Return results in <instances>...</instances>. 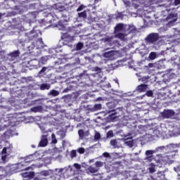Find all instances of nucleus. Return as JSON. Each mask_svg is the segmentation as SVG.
<instances>
[{
    "label": "nucleus",
    "mask_w": 180,
    "mask_h": 180,
    "mask_svg": "<svg viewBox=\"0 0 180 180\" xmlns=\"http://www.w3.org/2000/svg\"><path fill=\"white\" fill-rule=\"evenodd\" d=\"M78 134L80 139H84V137H85V131H84V129H79L78 131Z\"/></svg>",
    "instance_id": "nucleus-31"
},
{
    "label": "nucleus",
    "mask_w": 180,
    "mask_h": 180,
    "mask_svg": "<svg viewBox=\"0 0 180 180\" xmlns=\"http://www.w3.org/2000/svg\"><path fill=\"white\" fill-rule=\"evenodd\" d=\"M127 25H124L123 23H118L114 28V34L119 33L120 32H124V33L127 32L126 30Z\"/></svg>",
    "instance_id": "nucleus-7"
},
{
    "label": "nucleus",
    "mask_w": 180,
    "mask_h": 180,
    "mask_svg": "<svg viewBox=\"0 0 180 180\" xmlns=\"http://www.w3.org/2000/svg\"><path fill=\"white\" fill-rule=\"evenodd\" d=\"M110 144L112 147H116L117 146V141L116 139H112L110 141Z\"/></svg>",
    "instance_id": "nucleus-39"
},
{
    "label": "nucleus",
    "mask_w": 180,
    "mask_h": 180,
    "mask_svg": "<svg viewBox=\"0 0 180 180\" xmlns=\"http://www.w3.org/2000/svg\"><path fill=\"white\" fill-rule=\"evenodd\" d=\"M154 153H155V150H146V155L148 157H153Z\"/></svg>",
    "instance_id": "nucleus-34"
},
{
    "label": "nucleus",
    "mask_w": 180,
    "mask_h": 180,
    "mask_svg": "<svg viewBox=\"0 0 180 180\" xmlns=\"http://www.w3.org/2000/svg\"><path fill=\"white\" fill-rule=\"evenodd\" d=\"M150 60H155L157 58V54L155 52H151L149 55Z\"/></svg>",
    "instance_id": "nucleus-35"
},
{
    "label": "nucleus",
    "mask_w": 180,
    "mask_h": 180,
    "mask_svg": "<svg viewBox=\"0 0 180 180\" xmlns=\"http://www.w3.org/2000/svg\"><path fill=\"white\" fill-rule=\"evenodd\" d=\"M102 175V174H93V180H104L103 176Z\"/></svg>",
    "instance_id": "nucleus-25"
},
{
    "label": "nucleus",
    "mask_w": 180,
    "mask_h": 180,
    "mask_svg": "<svg viewBox=\"0 0 180 180\" xmlns=\"http://www.w3.org/2000/svg\"><path fill=\"white\" fill-rule=\"evenodd\" d=\"M42 110H43V106H41V105H38V106H36V107H32L30 109V111L33 112L34 113H37V112H42Z\"/></svg>",
    "instance_id": "nucleus-21"
},
{
    "label": "nucleus",
    "mask_w": 180,
    "mask_h": 180,
    "mask_svg": "<svg viewBox=\"0 0 180 180\" xmlns=\"http://www.w3.org/2000/svg\"><path fill=\"white\" fill-rule=\"evenodd\" d=\"M83 75H84V74H82V73L80 74V75H79L80 78H81V77H82Z\"/></svg>",
    "instance_id": "nucleus-64"
},
{
    "label": "nucleus",
    "mask_w": 180,
    "mask_h": 180,
    "mask_svg": "<svg viewBox=\"0 0 180 180\" xmlns=\"http://www.w3.org/2000/svg\"><path fill=\"white\" fill-rule=\"evenodd\" d=\"M20 54V53L19 52V51H14L8 54V57H11V60H15V58L19 57Z\"/></svg>",
    "instance_id": "nucleus-16"
},
{
    "label": "nucleus",
    "mask_w": 180,
    "mask_h": 180,
    "mask_svg": "<svg viewBox=\"0 0 180 180\" xmlns=\"http://www.w3.org/2000/svg\"><path fill=\"white\" fill-rule=\"evenodd\" d=\"M95 71H96L97 72H101V68L96 67Z\"/></svg>",
    "instance_id": "nucleus-58"
},
{
    "label": "nucleus",
    "mask_w": 180,
    "mask_h": 180,
    "mask_svg": "<svg viewBox=\"0 0 180 180\" xmlns=\"http://www.w3.org/2000/svg\"><path fill=\"white\" fill-rule=\"evenodd\" d=\"M174 171L177 172L179 176H180V165L174 167Z\"/></svg>",
    "instance_id": "nucleus-43"
},
{
    "label": "nucleus",
    "mask_w": 180,
    "mask_h": 180,
    "mask_svg": "<svg viewBox=\"0 0 180 180\" xmlns=\"http://www.w3.org/2000/svg\"><path fill=\"white\" fill-rule=\"evenodd\" d=\"M148 66L150 67V68L153 67V63H149Z\"/></svg>",
    "instance_id": "nucleus-63"
},
{
    "label": "nucleus",
    "mask_w": 180,
    "mask_h": 180,
    "mask_svg": "<svg viewBox=\"0 0 180 180\" xmlns=\"http://www.w3.org/2000/svg\"><path fill=\"white\" fill-rule=\"evenodd\" d=\"M12 145H9L8 147H4L1 151V154H8V155L12 153Z\"/></svg>",
    "instance_id": "nucleus-15"
},
{
    "label": "nucleus",
    "mask_w": 180,
    "mask_h": 180,
    "mask_svg": "<svg viewBox=\"0 0 180 180\" xmlns=\"http://www.w3.org/2000/svg\"><path fill=\"white\" fill-rule=\"evenodd\" d=\"M146 160H148V161H150V162H151V161H153V156L146 157Z\"/></svg>",
    "instance_id": "nucleus-53"
},
{
    "label": "nucleus",
    "mask_w": 180,
    "mask_h": 180,
    "mask_svg": "<svg viewBox=\"0 0 180 180\" xmlns=\"http://www.w3.org/2000/svg\"><path fill=\"white\" fill-rule=\"evenodd\" d=\"M42 11H45L44 13H48V16L50 15L53 18H54V16H55V18L58 19V18H60V16H58L57 14L52 13V12L53 11H56V13H63V12H65V11H67V8H65V5L64 4L59 2V3H56V4H53V6H51L50 7H48L46 8L43 7L39 11V12H42Z\"/></svg>",
    "instance_id": "nucleus-1"
},
{
    "label": "nucleus",
    "mask_w": 180,
    "mask_h": 180,
    "mask_svg": "<svg viewBox=\"0 0 180 180\" xmlns=\"http://www.w3.org/2000/svg\"><path fill=\"white\" fill-rule=\"evenodd\" d=\"M115 34V37L116 39H120V40H122V41L124 40V37L127 36V34L122 33V32H117Z\"/></svg>",
    "instance_id": "nucleus-18"
},
{
    "label": "nucleus",
    "mask_w": 180,
    "mask_h": 180,
    "mask_svg": "<svg viewBox=\"0 0 180 180\" xmlns=\"http://www.w3.org/2000/svg\"><path fill=\"white\" fill-rule=\"evenodd\" d=\"M38 41H39V43L41 44V47H43V44H44V43L43 42V39L39 38V39H38Z\"/></svg>",
    "instance_id": "nucleus-52"
},
{
    "label": "nucleus",
    "mask_w": 180,
    "mask_h": 180,
    "mask_svg": "<svg viewBox=\"0 0 180 180\" xmlns=\"http://www.w3.org/2000/svg\"><path fill=\"white\" fill-rule=\"evenodd\" d=\"M50 88H51L50 84L47 83H44L40 85L39 89L41 91H46V89L49 90L50 89Z\"/></svg>",
    "instance_id": "nucleus-24"
},
{
    "label": "nucleus",
    "mask_w": 180,
    "mask_h": 180,
    "mask_svg": "<svg viewBox=\"0 0 180 180\" xmlns=\"http://www.w3.org/2000/svg\"><path fill=\"white\" fill-rule=\"evenodd\" d=\"M102 109V104H95L91 108H89L90 112H96L97 110H101Z\"/></svg>",
    "instance_id": "nucleus-20"
},
{
    "label": "nucleus",
    "mask_w": 180,
    "mask_h": 180,
    "mask_svg": "<svg viewBox=\"0 0 180 180\" xmlns=\"http://www.w3.org/2000/svg\"><path fill=\"white\" fill-rule=\"evenodd\" d=\"M126 144H127V146H129V147H133V141H127Z\"/></svg>",
    "instance_id": "nucleus-49"
},
{
    "label": "nucleus",
    "mask_w": 180,
    "mask_h": 180,
    "mask_svg": "<svg viewBox=\"0 0 180 180\" xmlns=\"http://www.w3.org/2000/svg\"><path fill=\"white\" fill-rule=\"evenodd\" d=\"M49 95H51V96H58L60 95V92L53 89L50 91Z\"/></svg>",
    "instance_id": "nucleus-28"
},
{
    "label": "nucleus",
    "mask_w": 180,
    "mask_h": 180,
    "mask_svg": "<svg viewBox=\"0 0 180 180\" xmlns=\"http://www.w3.org/2000/svg\"><path fill=\"white\" fill-rule=\"evenodd\" d=\"M69 171L67 168L60 169L58 174L54 175V180H63L68 178Z\"/></svg>",
    "instance_id": "nucleus-2"
},
{
    "label": "nucleus",
    "mask_w": 180,
    "mask_h": 180,
    "mask_svg": "<svg viewBox=\"0 0 180 180\" xmlns=\"http://www.w3.org/2000/svg\"><path fill=\"white\" fill-rule=\"evenodd\" d=\"M46 70H47V68L43 67L42 69L39 72L40 74H43V72H46Z\"/></svg>",
    "instance_id": "nucleus-50"
},
{
    "label": "nucleus",
    "mask_w": 180,
    "mask_h": 180,
    "mask_svg": "<svg viewBox=\"0 0 180 180\" xmlns=\"http://www.w3.org/2000/svg\"><path fill=\"white\" fill-rule=\"evenodd\" d=\"M53 143L54 144H56V143H57V139H54V140L53 141Z\"/></svg>",
    "instance_id": "nucleus-62"
},
{
    "label": "nucleus",
    "mask_w": 180,
    "mask_h": 180,
    "mask_svg": "<svg viewBox=\"0 0 180 180\" xmlns=\"http://www.w3.org/2000/svg\"><path fill=\"white\" fill-rule=\"evenodd\" d=\"M174 115L175 112L173 110H164L163 112H161L162 119H169V117H172Z\"/></svg>",
    "instance_id": "nucleus-8"
},
{
    "label": "nucleus",
    "mask_w": 180,
    "mask_h": 180,
    "mask_svg": "<svg viewBox=\"0 0 180 180\" xmlns=\"http://www.w3.org/2000/svg\"><path fill=\"white\" fill-rule=\"evenodd\" d=\"M111 46H112V49H115V47H119L120 46V41H119V40L117 39H115L111 43Z\"/></svg>",
    "instance_id": "nucleus-26"
},
{
    "label": "nucleus",
    "mask_w": 180,
    "mask_h": 180,
    "mask_svg": "<svg viewBox=\"0 0 180 180\" xmlns=\"http://www.w3.org/2000/svg\"><path fill=\"white\" fill-rule=\"evenodd\" d=\"M23 64H25V65H26V67L28 68H34L36 70L39 68V64H40V62H39L37 59H32L30 60H25Z\"/></svg>",
    "instance_id": "nucleus-4"
},
{
    "label": "nucleus",
    "mask_w": 180,
    "mask_h": 180,
    "mask_svg": "<svg viewBox=\"0 0 180 180\" xmlns=\"http://www.w3.org/2000/svg\"><path fill=\"white\" fill-rule=\"evenodd\" d=\"M103 157H105V158H109V157H110V154H109V153L105 152L103 154Z\"/></svg>",
    "instance_id": "nucleus-48"
},
{
    "label": "nucleus",
    "mask_w": 180,
    "mask_h": 180,
    "mask_svg": "<svg viewBox=\"0 0 180 180\" xmlns=\"http://www.w3.org/2000/svg\"><path fill=\"white\" fill-rule=\"evenodd\" d=\"M151 2L153 1H144L143 3H141L140 1H136V3L132 4V6H134L135 9H139V8L141 11H144L146 8H148V6L151 5Z\"/></svg>",
    "instance_id": "nucleus-3"
},
{
    "label": "nucleus",
    "mask_w": 180,
    "mask_h": 180,
    "mask_svg": "<svg viewBox=\"0 0 180 180\" xmlns=\"http://www.w3.org/2000/svg\"><path fill=\"white\" fill-rule=\"evenodd\" d=\"M42 175H44V176H49V172H42Z\"/></svg>",
    "instance_id": "nucleus-54"
},
{
    "label": "nucleus",
    "mask_w": 180,
    "mask_h": 180,
    "mask_svg": "<svg viewBox=\"0 0 180 180\" xmlns=\"http://www.w3.org/2000/svg\"><path fill=\"white\" fill-rule=\"evenodd\" d=\"M1 160L4 162H5L6 161V157H8V153H4V154H1Z\"/></svg>",
    "instance_id": "nucleus-40"
},
{
    "label": "nucleus",
    "mask_w": 180,
    "mask_h": 180,
    "mask_svg": "<svg viewBox=\"0 0 180 180\" xmlns=\"http://www.w3.org/2000/svg\"><path fill=\"white\" fill-rule=\"evenodd\" d=\"M34 158H36V155H30L25 159V162L22 165H26V164L29 162H32V161H34Z\"/></svg>",
    "instance_id": "nucleus-14"
},
{
    "label": "nucleus",
    "mask_w": 180,
    "mask_h": 180,
    "mask_svg": "<svg viewBox=\"0 0 180 180\" xmlns=\"http://www.w3.org/2000/svg\"><path fill=\"white\" fill-rule=\"evenodd\" d=\"M149 172H150V174H154V172H155V165L153 163L150 164L149 167Z\"/></svg>",
    "instance_id": "nucleus-32"
},
{
    "label": "nucleus",
    "mask_w": 180,
    "mask_h": 180,
    "mask_svg": "<svg viewBox=\"0 0 180 180\" xmlns=\"http://www.w3.org/2000/svg\"><path fill=\"white\" fill-rule=\"evenodd\" d=\"M34 180H41L39 177H34Z\"/></svg>",
    "instance_id": "nucleus-61"
},
{
    "label": "nucleus",
    "mask_w": 180,
    "mask_h": 180,
    "mask_svg": "<svg viewBox=\"0 0 180 180\" xmlns=\"http://www.w3.org/2000/svg\"><path fill=\"white\" fill-rule=\"evenodd\" d=\"M88 170L89 171V172L91 174H95V172H98V169H96V168H95V167H94L92 166H90V167H89Z\"/></svg>",
    "instance_id": "nucleus-30"
},
{
    "label": "nucleus",
    "mask_w": 180,
    "mask_h": 180,
    "mask_svg": "<svg viewBox=\"0 0 180 180\" xmlns=\"http://www.w3.org/2000/svg\"><path fill=\"white\" fill-rule=\"evenodd\" d=\"M49 135H42L40 142L39 143V147H46L49 144V140L47 139Z\"/></svg>",
    "instance_id": "nucleus-12"
},
{
    "label": "nucleus",
    "mask_w": 180,
    "mask_h": 180,
    "mask_svg": "<svg viewBox=\"0 0 180 180\" xmlns=\"http://www.w3.org/2000/svg\"><path fill=\"white\" fill-rule=\"evenodd\" d=\"M116 18H117V19L122 18H123V13H117Z\"/></svg>",
    "instance_id": "nucleus-46"
},
{
    "label": "nucleus",
    "mask_w": 180,
    "mask_h": 180,
    "mask_svg": "<svg viewBox=\"0 0 180 180\" xmlns=\"http://www.w3.org/2000/svg\"><path fill=\"white\" fill-rule=\"evenodd\" d=\"M107 137H113V131H108L107 133Z\"/></svg>",
    "instance_id": "nucleus-45"
},
{
    "label": "nucleus",
    "mask_w": 180,
    "mask_h": 180,
    "mask_svg": "<svg viewBox=\"0 0 180 180\" xmlns=\"http://www.w3.org/2000/svg\"><path fill=\"white\" fill-rule=\"evenodd\" d=\"M146 95H147V96H153V91L149 90V91H146Z\"/></svg>",
    "instance_id": "nucleus-47"
},
{
    "label": "nucleus",
    "mask_w": 180,
    "mask_h": 180,
    "mask_svg": "<svg viewBox=\"0 0 180 180\" xmlns=\"http://www.w3.org/2000/svg\"><path fill=\"white\" fill-rule=\"evenodd\" d=\"M77 152L79 153V154H84L85 153V148L82 147L79 148Z\"/></svg>",
    "instance_id": "nucleus-42"
},
{
    "label": "nucleus",
    "mask_w": 180,
    "mask_h": 180,
    "mask_svg": "<svg viewBox=\"0 0 180 180\" xmlns=\"http://www.w3.org/2000/svg\"><path fill=\"white\" fill-rule=\"evenodd\" d=\"M164 148H165V146H159L157 148V150L158 151V150H164Z\"/></svg>",
    "instance_id": "nucleus-57"
},
{
    "label": "nucleus",
    "mask_w": 180,
    "mask_h": 180,
    "mask_svg": "<svg viewBox=\"0 0 180 180\" xmlns=\"http://www.w3.org/2000/svg\"><path fill=\"white\" fill-rule=\"evenodd\" d=\"M61 39L63 41H66V43H72L75 40V36H71L68 32H65L62 34Z\"/></svg>",
    "instance_id": "nucleus-5"
},
{
    "label": "nucleus",
    "mask_w": 180,
    "mask_h": 180,
    "mask_svg": "<svg viewBox=\"0 0 180 180\" xmlns=\"http://www.w3.org/2000/svg\"><path fill=\"white\" fill-rule=\"evenodd\" d=\"M124 4L127 6H130V1H124Z\"/></svg>",
    "instance_id": "nucleus-56"
},
{
    "label": "nucleus",
    "mask_w": 180,
    "mask_h": 180,
    "mask_svg": "<svg viewBox=\"0 0 180 180\" xmlns=\"http://www.w3.org/2000/svg\"><path fill=\"white\" fill-rule=\"evenodd\" d=\"M110 115H109V117L110 119H111L112 120H115V119H116L117 116V113L115 112V110L114 111H110Z\"/></svg>",
    "instance_id": "nucleus-29"
},
{
    "label": "nucleus",
    "mask_w": 180,
    "mask_h": 180,
    "mask_svg": "<svg viewBox=\"0 0 180 180\" xmlns=\"http://www.w3.org/2000/svg\"><path fill=\"white\" fill-rule=\"evenodd\" d=\"M158 39H160V35L158 33H150L146 37V41L148 43H155V41H158Z\"/></svg>",
    "instance_id": "nucleus-6"
},
{
    "label": "nucleus",
    "mask_w": 180,
    "mask_h": 180,
    "mask_svg": "<svg viewBox=\"0 0 180 180\" xmlns=\"http://www.w3.org/2000/svg\"><path fill=\"white\" fill-rule=\"evenodd\" d=\"M94 139L95 140H101V134L99 132H97L94 135Z\"/></svg>",
    "instance_id": "nucleus-41"
},
{
    "label": "nucleus",
    "mask_w": 180,
    "mask_h": 180,
    "mask_svg": "<svg viewBox=\"0 0 180 180\" xmlns=\"http://www.w3.org/2000/svg\"><path fill=\"white\" fill-rule=\"evenodd\" d=\"M85 6L84 5H80L79 8L77 9V12H81V11L84 10Z\"/></svg>",
    "instance_id": "nucleus-44"
},
{
    "label": "nucleus",
    "mask_w": 180,
    "mask_h": 180,
    "mask_svg": "<svg viewBox=\"0 0 180 180\" xmlns=\"http://www.w3.org/2000/svg\"><path fill=\"white\" fill-rule=\"evenodd\" d=\"M169 147H176V145L174 144V143H170L169 145Z\"/></svg>",
    "instance_id": "nucleus-60"
},
{
    "label": "nucleus",
    "mask_w": 180,
    "mask_h": 180,
    "mask_svg": "<svg viewBox=\"0 0 180 180\" xmlns=\"http://www.w3.org/2000/svg\"><path fill=\"white\" fill-rule=\"evenodd\" d=\"M70 157L71 158H75V157H77V150H72L70 152Z\"/></svg>",
    "instance_id": "nucleus-36"
},
{
    "label": "nucleus",
    "mask_w": 180,
    "mask_h": 180,
    "mask_svg": "<svg viewBox=\"0 0 180 180\" xmlns=\"http://www.w3.org/2000/svg\"><path fill=\"white\" fill-rule=\"evenodd\" d=\"M22 178H27V179H32L34 176V172H26L21 173Z\"/></svg>",
    "instance_id": "nucleus-13"
},
{
    "label": "nucleus",
    "mask_w": 180,
    "mask_h": 180,
    "mask_svg": "<svg viewBox=\"0 0 180 180\" xmlns=\"http://www.w3.org/2000/svg\"><path fill=\"white\" fill-rule=\"evenodd\" d=\"M138 92H146L147 91V84H140L137 86Z\"/></svg>",
    "instance_id": "nucleus-22"
},
{
    "label": "nucleus",
    "mask_w": 180,
    "mask_h": 180,
    "mask_svg": "<svg viewBox=\"0 0 180 180\" xmlns=\"http://www.w3.org/2000/svg\"><path fill=\"white\" fill-rule=\"evenodd\" d=\"M27 18L29 20H27V22L31 25L33 23V20H34V18H36V12H32L30 15H28Z\"/></svg>",
    "instance_id": "nucleus-19"
},
{
    "label": "nucleus",
    "mask_w": 180,
    "mask_h": 180,
    "mask_svg": "<svg viewBox=\"0 0 180 180\" xmlns=\"http://www.w3.org/2000/svg\"><path fill=\"white\" fill-rule=\"evenodd\" d=\"M156 180H165V174L164 172H159L158 173Z\"/></svg>",
    "instance_id": "nucleus-23"
},
{
    "label": "nucleus",
    "mask_w": 180,
    "mask_h": 180,
    "mask_svg": "<svg viewBox=\"0 0 180 180\" xmlns=\"http://www.w3.org/2000/svg\"><path fill=\"white\" fill-rule=\"evenodd\" d=\"M32 167L30 166L29 167H23L22 169V171H29V169H30Z\"/></svg>",
    "instance_id": "nucleus-51"
},
{
    "label": "nucleus",
    "mask_w": 180,
    "mask_h": 180,
    "mask_svg": "<svg viewBox=\"0 0 180 180\" xmlns=\"http://www.w3.org/2000/svg\"><path fill=\"white\" fill-rule=\"evenodd\" d=\"M78 18H80V19H86V11L78 13Z\"/></svg>",
    "instance_id": "nucleus-27"
},
{
    "label": "nucleus",
    "mask_w": 180,
    "mask_h": 180,
    "mask_svg": "<svg viewBox=\"0 0 180 180\" xmlns=\"http://www.w3.org/2000/svg\"><path fill=\"white\" fill-rule=\"evenodd\" d=\"M103 57L110 61L115 60V51H110L103 53Z\"/></svg>",
    "instance_id": "nucleus-11"
},
{
    "label": "nucleus",
    "mask_w": 180,
    "mask_h": 180,
    "mask_svg": "<svg viewBox=\"0 0 180 180\" xmlns=\"http://www.w3.org/2000/svg\"><path fill=\"white\" fill-rule=\"evenodd\" d=\"M82 47H84V44H82V42L77 43V46H76L77 50H82Z\"/></svg>",
    "instance_id": "nucleus-37"
},
{
    "label": "nucleus",
    "mask_w": 180,
    "mask_h": 180,
    "mask_svg": "<svg viewBox=\"0 0 180 180\" xmlns=\"http://www.w3.org/2000/svg\"><path fill=\"white\" fill-rule=\"evenodd\" d=\"M74 165L77 169H79L81 168V165H79L78 163H75Z\"/></svg>",
    "instance_id": "nucleus-55"
},
{
    "label": "nucleus",
    "mask_w": 180,
    "mask_h": 180,
    "mask_svg": "<svg viewBox=\"0 0 180 180\" xmlns=\"http://www.w3.org/2000/svg\"><path fill=\"white\" fill-rule=\"evenodd\" d=\"M178 20V13H170L166 18L167 22H175Z\"/></svg>",
    "instance_id": "nucleus-9"
},
{
    "label": "nucleus",
    "mask_w": 180,
    "mask_h": 180,
    "mask_svg": "<svg viewBox=\"0 0 180 180\" xmlns=\"http://www.w3.org/2000/svg\"><path fill=\"white\" fill-rule=\"evenodd\" d=\"M127 34H130L131 33H134V32H136V27H134V25H127Z\"/></svg>",
    "instance_id": "nucleus-17"
},
{
    "label": "nucleus",
    "mask_w": 180,
    "mask_h": 180,
    "mask_svg": "<svg viewBox=\"0 0 180 180\" xmlns=\"http://www.w3.org/2000/svg\"><path fill=\"white\" fill-rule=\"evenodd\" d=\"M26 36L28 38V40L32 41V40H35L37 37H39V34L36 32L34 30V28H33L32 30H31L30 32L26 34Z\"/></svg>",
    "instance_id": "nucleus-10"
},
{
    "label": "nucleus",
    "mask_w": 180,
    "mask_h": 180,
    "mask_svg": "<svg viewBox=\"0 0 180 180\" xmlns=\"http://www.w3.org/2000/svg\"><path fill=\"white\" fill-rule=\"evenodd\" d=\"M180 4V1H174V5L176 6V5Z\"/></svg>",
    "instance_id": "nucleus-59"
},
{
    "label": "nucleus",
    "mask_w": 180,
    "mask_h": 180,
    "mask_svg": "<svg viewBox=\"0 0 180 180\" xmlns=\"http://www.w3.org/2000/svg\"><path fill=\"white\" fill-rule=\"evenodd\" d=\"M95 165L97 168H101V167H103V162L101 161H96L95 162Z\"/></svg>",
    "instance_id": "nucleus-38"
},
{
    "label": "nucleus",
    "mask_w": 180,
    "mask_h": 180,
    "mask_svg": "<svg viewBox=\"0 0 180 180\" xmlns=\"http://www.w3.org/2000/svg\"><path fill=\"white\" fill-rule=\"evenodd\" d=\"M46 61H49V58L47 56H42L40 59L41 64H46Z\"/></svg>",
    "instance_id": "nucleus-33"
}]
</instances>
